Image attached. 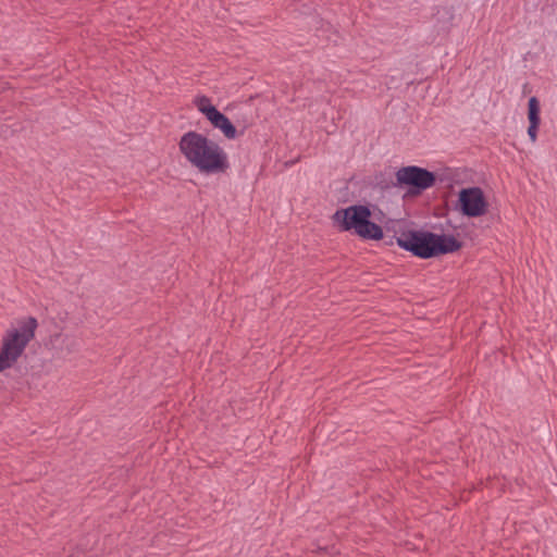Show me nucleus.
I'll return each instance as SVG.
<instances>
[{
  "instance_id": "6e6552de",
  "label": "nucleus",
  "mask_w": 557,
  "mask_h": 557,
  "mask_svg": "<svg viewBox=\"0 0 557 557\" xmlns=\"http://www.w3.org/2000/svg\"><path fill=\"white\" fill-rule=\"evenodd\" d=\"M528 119H529V127L528 135L532 143L536 141L537 138V128L540 125V102L536 97H531L528 102Z\"/></svg>"
},
{
  "instance_id": "9d476101",
  "label": "nucleus",
  "mask_w": 557,
  "mask_h": 557,
  "mask_svg": "<svg viewBox=\"0 0 557 557\" xmlns=\"http://www.w3.org/2000/svg\"><path fill=\"white\" fill-rule=\"evenodd\" d=\"M5 88V84L0 83V92L3 91Z\"/></svg>"
},
{
  "instance_id": "39448f33",
  "label": "nucleus",
  "mask_w": 557,
  "mask_h": 557,
  "mask_svg": "<svg viewBox=\"0 0 557 557\" xmlns=\"http://www.w3.org/2000/svg\"><path fill=\"white\" fill-rule=\"evenodd\" d=\"M396 180L399 186L410 187L411 194H420L434 185L435 175L419 166H404L396 172Z\"/></svg>"
},
{
  "instance_id": "f257e3e1",
  "label": "nucleus",
  "mask_w": 557,
  "mask_h": 557,
  "mask_svg": "<svg viewBox=\"0 0 557 557\" xmlns=\"http://www.w3.org/2000/svg\"><path fill=\"white\" fill-rule=\"evenodd\" d=\"M177 147L186 162L202 174H222L230 169L228 156L223 147L201 133H184Z\"/></svg>"
},
{
  "instance_id": "0eeeda50",
  "label": "nucleus",
  "mask_w": 557,
  "mask_h": 557,
  "mask_svg": "<svg viewBox=\"0 0 557 557\" xmlns=\"http://www.w3.org/2000/svg\"><path fill=\"white\" fill-rule=\"evenodd\" d=\"M208 121L214 128L219 129L225 138L235 139L237 137L236 127L232 124L230 119L219 110L211 114Z\"/></svg>"
},
{
  "instance_id": "7ed1b4c3",
  "label": "nucleus",
  "mask_w": 557,
  "mask_h": 557,
  "mask_svg": "<svg viewBox=\"0 0 557 557\" xmlns=\"http://www.w3.org/2000/svg\"><path fill=\"white\" fill-rule=\"evenodd\" d=\"M371 215L369 207L355 205L336 210L331 220L339 232H352L362 239L380 240L383 238V230L370 221Z\"/></svg>"
},
{
  "instance_id": "1a4fd4ad",
  "label": "nucleus",
  "mask_w": 557,
  "mask_h": 557,
  "mask_svg": "<svg viewBox=\"0 0 557 557\" xmlns=\"http://www.w3.org/2000/svg\"><path fill=\"white\" fill-rule=\"evenodd\" d=\"M194 104L201 112L207 120L218 109L211 103V100L207 96H198L194 99Z\"/></svg>"
},
{
  "instance_id": "20e7f679",
  "label": "nucleus",
  "mask_w": 557,
  "mask_h": 557,
  "mask_svg": "<svg viewBox=\"0 0 557 557\" xmlns=\"http://www.w3.org/2000/svg\"><path fill=\"white\" fill-rule=\"evenodd\" d=\"M37 320L27 317L5 331L0 345V373L12 368L22 357L27 345L34 339Z\"/></svg>"
},
{
  "instance_id": "f03ea898",
  "label": "nucleus",
  "mask_w": 557,
  "mask_h": 557,
  "mask_svg": "<svg viewBox=\"0 0 557 557\" xmlns=\"http://www.w3.org/2000/svg\"><path fill=\"white\" fill-rule=\"evenodd\" d=\"M397 244L414 256L428 259L435 256L455 252L461 243L451 235H437L430 232H407L397 237Z\"/></svg>"
},
{
  "instance_id": "423d86ee",
  "label": "nucleus",
  "mask_w": 557,
  "mask_h": 557,
  "mask_svg": "<svg viewBox=\"0 0 557 557\" xmlns=\"http://www.w3.org/2000/svg\"><path fill=\"white\" fill-rule=\"evenodd\" d=\"M458 205L463 215L482 216L487 212L488 203L480 187L463 188L458 195Z\"/></svg>"
}]
</instances>
